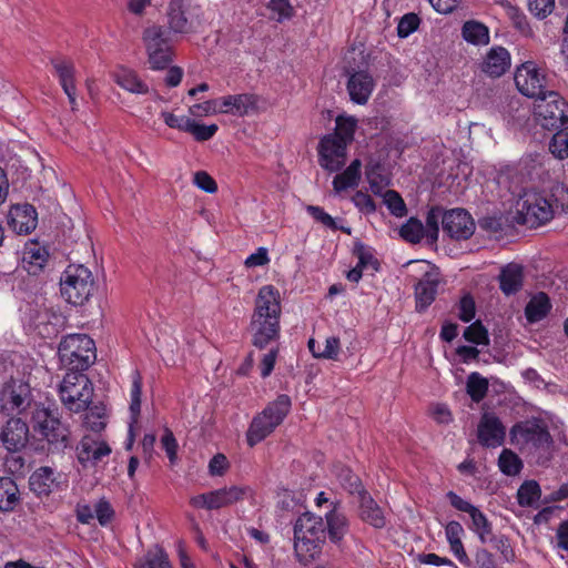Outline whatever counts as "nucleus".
<instances>
[{
    "label": "nucleus",
    "mask_w": 568,
    "mask_h": 568,
    "mask_svg": "<svg viewBox=\"0 0 568 568\" xmlns=\"http://www.w3.org/2000/svg\"><path fill=\"white\" fill-rule=\"evenodd\" d=\"M32 422L34 432H38L53 449L61 450L69 445L70 430L61 423L55 412L37 407L32 413Z\"/></svg>",
    "instance_id": "obj_6"
},
{
    "label": "nucleus",
    "mask_w": 568,
    "mask_h": 568,
    "mask_svg": "<svg viewBox=\"0 0 568 568\" xmlns=\"http://www.w3.org/2000/svg\"><path fill=\"white\" fill-rule=\"evenodd\" d=\"M94 517L98 519L99 524L102 526L111 523L114 516V510L111 504L104 499H99L93 507Z\"/></svg>",
    "instance_id": "obj_56"
},
{
    "label": "nucleus",
    "mask_w": 568,
    "mask_h": 568,
    "mask_svg": "<svg viewBox=\"0 0 568 568\" xmlns=\"http://www.w3.org/2000/svg\"><path fill=\"white\" fill-rule=\"evenodd\" d=\"M141 393H142V376L139 371H133L132 373V387L130 392L131 403H130V413H131V426L138 422V417L141 410Z\"/></svg>",
    "instance_id": "obj_45"
},
{
    "label": "nucleus",
    "mask_w": 568,
    "mask_h": 568,
    "mask_svg": "<svg viewBox=\"0 0 568 568\" xmlns=\"http://www.w3.org/2000/svg\"><path fill=\"white\" fill-rule=\"evenodd\" d=\"M257 97L248 93L231 94L219 99L220 112L234 116H245L257 109Z\"/></svg>",
    "instance_id": "obj_21"
},
{
    "label": "nucleus",
    "mask_w": 568,
    "mask_h": 568,
    "mask_svg": "<svg viewBox=\"0 0 568 568\" xmlns=\"http://www.w3.org/2000/svg\"><path fill=\"white\" fill-rule=\"evenodd\" d=\"M358 503L359 517L363 521L376 529L386 527L387 520L384 511L368 491H362V495L358 497Z\"/></svg>",
    "instance_id": "obj_26"
},
{
    "label": "nucleus",
    "mask_w": 568,
    "mask_h": 568,
    "mask_svg": "<svg viewBox=\"0 0 568 568\" xmlns=\"http://www.w3.org/2000/svg\"><path fill=\"white\" fill-rule=\"evenodd\" d=\"M326 537V527L321 516L305 513L300 516L294 526V539L310 538L312 540L324 541Z\"/></svg>",
    "instance_id": "obj_22"
},
{
    "label": "nucleus",
    "mask_w": 568,
    "mask_h": 568,
    "mask_svg": "<svg viewBox=\"0 0 568 568\" xmlns=\"http://www.w3.org/2000/svg\"><path fill=\"white\" fill-rule=\"evenodd\" d=\"M280 292L273 285H264L258 290L255 298L254 311L252 315L265 318H281Z\"/></svg>",
    "instance_id": "obj_19"
},
{
    "label": "nucleus",
    "mask_w": 568,
    "mask_h": 568,
    "mask_svg": "<svg viewBox=\"0 0 568 568\" xmlns=\"http://www.w3.org/2000/svg\"><path fill=\"white\" fill-rule=\"evenodd\" d=\"M498 465L500 470L508 476L517 475L523 467L519 457L509 449L501 452L498 458Z\"/></svg>",
    "instance_id": "obj_49"
},
{
    "label": "nucleus",
    "mask_w": 568,
    "mask_h": 568,
    "mask_svg": "<svg viewBox=\"0 0 568 568\" xmlns=\"http://www.w3.org/2000/svg\"><path fill=\"white\" fill-rule=\"evenodd\" d=\"M110 454L111 448L105 442L90 435L83 436L77 447L78 460L83 467H94Z\"/></svg>",
    "instance_id": "obj_16"
},
{
    "label": "nucleus",
    "mask_w": 568,
    "mask_h": 568,
    "mask_svg": "<svg viewBox=\"0 0 568 568\" xmlns=\"http://www.w3.org/2000/svg\"><path fill=\"white\" fill-rule=\"evenodd\" d=\"M463 38L475 45L487 44L489 42L488 28L477 21H466L462 29Z\"/></svg>",
    "instance_id": "obj_38"
},
{
    "label": "nucleus",
    "mask_w": 568,
    "mask_h": 568,
    "mask_svg": "<svg viewBox=\"0 0 568 568\" xmlns=\"http://www.w3.org/2000/svg\"><path fill=\"white\" fill-rule=\"evenodd\" d=\"M443 231L452 239L467 240L475 231V222L464 209L446 211L443 217Z\"/></svg>",
    "instance_id": "obj_14"
},
{
    "label": "nucleus",
    "mask_w": 568,
    "mask_h": 568,
    "mask_svg": "<svg viewBox=\"0 0 568 568\" xmlns=\"http://www.w3.org/2000/svg\"><path fill=\"white\" fill-rule=\"evenodd\" d=\"M463 336L467 342H470L476 345L489 344L488 332L479 321L467 326L464 331Z\"/></svg>",
    "instance_id": "obj_51"
},
{
    "label": "nucleus",
    "mask_w": 568,
    "mask_h": 568,
    "mask_svg": "<svg viewBox=\"0 0 568 568\" xmlns=\"http://www.w3.org/2000/svg\"><path fill=\"white\" fill-rule=\"evenodd\" d=\"M0 439L7 450L20 452L29 442V427L21 418H11L0 434Z\"/></svg>",
    "instance_id": "obj_20"
},
{
    "label": "nucleus",
    "mask_w": 568,
    "mask_h": 568,
    "mask_svg": "<svg viewBox=\"0 0 568 568\" xmlns=\"http://www.w3.org/2000/svg\"><path fill=\"white\" fill-rule=\"evenodd\" d=\"M0 402L3 412L20 413L29 405L28 389L22 384H8L1 393Z\"/></svg>",
    "instance_id": "obj_25"
},
{
    "label": "nucleus",
    "mask_w": 568,
    "mask_h": 568,
    "mask_svg": "<svg viewBox=\"0 0 568 568\" xmlns=\"http://www.w3.org/2000/svg\"><path fill=\"white\" fill-rule=\"evenodd\" d=\"M534 114L547 130H557L568 122V103L555 91H548L535 103Z\"/></svg>",
    "instance_id": "obj_7"
},
{
    "label": "nucleus",
    "mask_w": 568,
    "mask_h": 568,
    "mask_svg": "<svg viewBox=\"0 0 568 568\" xmlns=\"http://www.w3.org/2000/svg\"><path fill=\"white\" fill-rule=\"evenodd\" d=\"M326 534L333 542H339L348 531L346 516L335 507L325 515Z\"/></svg>",
    "instance_id": "obj_30"
},
{
    "label": "nucleus",
    "mask_w": 568,
    "mask_h": 568,
    "mask_svg": "<svg viewBox=\"0 0 568 568\" xmlns=\"http://www.w3.org/2000/svg\"><path fill=\"white\" fill-rule=\"evenodd\" d=\"M399 235L412 244H417L425 235V227L420 220L410 217L399 230Z\"/></svg>",
    "instance_id": "obj_47"
},
{
    "label": "nucleus",
    "mask_w": 568,
    "mask_h": 568,
    "mask_svg": "<svg viewBox=\"0 0 568 568\" xmlns=\"http://www.w3.org/2000/svg\"><path fill=\"white\" fill-rule=\"evenodd\" d=\"M444 211L439 206L432 207L426 215L425 235L428 243L434 244L438 240L439 222L443 224Z\"/></svg>",
    "instance_id": "obj_43"
},
{
    "label": "nucleus",
    "mask_w": 568,
    "mask_h": 568,
    "mask_svg": "<svg viewBox=\"0 0 568 568\" xmlns=\"http://www.w3.org/2000/svg\"><path fill=\"white\" fill-rule=\"evenodd\" d=\"M547 199L551 209H554V216L568 212V187L564 183L554 184Z\"/></svg>",
    "instance_id": "obj_44"
},
{
    "label": "nucleus",
    "mask_w": 568,
    "mask_h": 568,
    "mask_svg": "<svg viewBox=\"0 0 568 568\" xmlns=\"http://www.w3.org/2000/svg\"><path fill=\"white\" fill-rule=\"evenodd\" d=\"M468 515L471 518V529L477 534L480 542L486 544L493 532L491 524L477 507Z\"/></svg>",
    "instance_id": "obj_46"
},
{
    "label": "nucleus",
    "mask_w": 568,
    "mask_h": 568,
    "mask_svg": "<svg viewBox=\"0 0 568 568\" xmlns=\"http://www.w3.org/2000/svg\"><path fill=\"white\" fill-rule=\"evenodd\" d=\"M439 284L437 272H427L415 285L416 311L424 312L435 300Z\"/></svg>",
    "instance_id": "obj_23"
},
{
    "label": "nucleus",
    "mask_w": 568,
    "mask_h": 568,
    "mask_svg": "<svg viewBox=\"0 0 568 568\" xmlns=\"http://www.w3.org/2000/svg\"><path fill=\"white\" fill-rule=\"evenodd\" d=\"M356 129V120L353 118L337 116L335 132L331 135H337L346 144L353 141Z\"/></svg>",
    "instance_id": "obj_52"
},
{
    "label": "nucleus",
    "mask_w": 568,
    "mask_h": 568,
    "mask_svg": "<svg viewBox=\"0 0 568 568\" xmlns=\"http://www.w3.org/2000/svg\"><path fill=\"white\" fill-rule=\"evenodd\" d=\"M38 224L36 209L30 204L16 205L10 211V225L18 234L31 233Z\"/></svg>",
    "instance_id": "obj_24"
},
{
    "label": "nucleus",
    "mask_w": 568,
    "mask_h": 568,
    "mask_svg": "<svg viewBox=\"0 0 568 568\" xmlns=\"http://www.w3.org/2000/svg\"><path fill=\"white\" fill-rule=\"evenodd\" d=\"M554 6L555 0H528L529 11L539 19L550 14Z\"/></svg>",
    "instance_id": "obj_60"
},
{
    "label": "nucleus",
    "mask_w": 568,
    "mask_h": 568,
    "mask_svg": "<svg viewBox=\"0 0 568 568\" xmlns=\"http://www.w3.org/2000/svg\"><path fill=\"white\" fill-rule=\"evenodd\" d=\"M58 78L59 82L63 89V91H68V89H72L75 87L74 82V65L71 61L62 60V59H53L51 61Z\"/></svg>",
    "instance_id": "obj_41"
},
{
    "label": "nucleus",
    "mask_w": 568,
    "mask_h": 568,
    "mask_svg": "<svg viewBox=\"0 0 568 568\" xmlns=\"http://www.w3.org/2000/svg\"><path fill=\"white\" fill-rule=\"evenodd\" d=\"M30 488L37 495H49L58 486L54 471L51 467L43 466L38 468L29 479Z\"/></svg>",
    "instance_id": "obj_29"
},
{
    "label": "nucleus",
    "mask_w": 568,
    "mask_h": 568,
    "mask_svg": "<svg viewBox=\"0 0 568 568\" xmlns=\"http://www.w3.org/2000/svg\"><path fill=\"white\" fill-rule=\"evenodd\" d=\"M506 429L500 419L494 414L485 413L477 428L478 442L486 447L500 446L505 439Z\"/></svg>",
    "instance_id": "obj_18"
},
{
    "label": "nucleus",
    "mask_w": 568,
    "mask_h": 568,
    "mask_svg": "<svg viewBox=\"0 0 568 568\" xmlns=\"http://www.w3.org/2000/svg\"><path fill=\"white\" fill-rule=\"evenodd\" d=\"M135 568H172L169 556L164 549L158 545L148 549L135 564Z\"/></svg>",
    "instance_id": "obj_32"
},
{
    "label": "nucleus",
    "mask_w": 568,
    "mask_h": 568,
    "mask_svg": "<svg viewBox=\"0 0 568 568\" xmlns=\"http://www.w3.org/2000/svg\"><path fill=\"white\" fill-rule=\"evenodd\" d=\"M352 201H353L354 205L359 211H362V212H364L366 214L374 213L375 210H376V205H375L372 196L368 195L367 193L362 192V191H357L353 195Z\"/></svg>",
    "instance_id": "obj_63"
},
{
    "label": "nucleus",
    "mask_w": 568,
    "mask_h": 568,
    "mask_svg": "<svg viewBox=\"0 0 568 568\" xmlns=\"http://www.w3.org/2000/svg\"><path fill=\"white\" fill-rule=\"evenodd\" d=\"M20 500L19 489L10 477H0V511H11Z\"/></svg>",
    "instance_id": "obj_33"
},
{
    "label": "nucleus",
    "mask_w": 568,
    "mask_h": 568,
    "mask_svg": "<svg viewBox=\"0 0 568 568\" xmlns=\"http://www.w3.org/2000/svg\"><path fill=\"white\" fill-rule=\"evenodd\" d=\"M488 381L479 373H470L467 377L466 389L471 400L479 403L488 392Z\"/></svg>",
    "instance_id": "obj_42"
},
{
    "label": "nucleus",
    "mask_w": 568,
    "mask_h": 568,
    "mask_svg": "<svg viewBox=\"0 0 568 568\" xmlns=\"http://www.w3.org/2000/svg\"><path fill=\"white\" fill-rule=\"evenodd\" d=\"M346 84L351 100L357 104H366L375 88L372 74L366 70L347 71Z\"/></svg>",
    "instance_id": "obj_17"
},
{
    "label": "nucleus",
    "mask_w": 568,
    "mask_h": 568,
    "mask_svg": "<svg viewBox=\"0 0 568 568\" xmlns=\"http://www.w3.org/2000/svg\"><path fill=\"white\" fill-rule=\"evenodd\" d=\"M268 9L276 14L274 19L282 22L293 16V7L288 0H270Z\"/></svg>",
    "instance_id": "obj_58"
},
{
    "label": "nucleus",
    "mask_w": 568,
    "mask_h": 568,
    "mask_svg": "<svg viewBox=\"0 0 568 568\" xmlns=\"http://www.w3.org/2000/svg\"><path fill=\"white\" fill-rule=\"evenodd\" d=\"M280 318H265L257 315L251 316L250 332L252 344L263 349L280 337Z\"/></svg>",
    "instance_id": "obj_15"
},
{
    "label": "nucleus",
    "mask_w": 568,
    "mask_h": 568,
    "mask_svg": "<svg viewBox=\"0 0 568 568\" xmlns=\"http://www.w3.org/2000/svg\"><path fill=\"white\" fill-rule=\"evenodd\" d=\"M347 144L337 135H325L318 146L320 164L328 172H338L346 161Z\"/></svg>",
    "instance_id": "obj_13"
},
{
    "label": "nucleus",
    "mask_w": 568,
    "mask_h": 568,
    "mask_svg": "<svg viewBox=\"0 0 568 568\" xmlns=\"http://www.w3.org/2000/svg\"><path fill=\"white\" fill-rule=\"evenodd\" d=\"M193 182L194 184L207 192V193H215L217 191V184L216 182L214 181V179L205 171H197L195 174H194V178H193Z\"/></svg>",
    "instance_id": "obj_62"
},
{
    "label": "nucleus",
    "mask_w": 568,
    "mask_h": 568,
    "mask_svg": "<svg viewBox=\"0 0 568 568\" xmlns=\"http://www.w3.org/2000/svg\"><path fill=\"white\" fill-rule=\"evenodd\" d=\"M524 283V268L521 265L510 263L499 274V286L504 294L511 295L521 290Z\"/></svg>",
    "instance_id": "obj_28"
},
{
    "label": "nucleus",
    "mask_w": 568,
    "mask_h": 568,
    "mask_svg": "<svg viewBox=\"0 0 568 568\" xmlns=\"http://www.w3.org/2000/svg\"><path fill=\"white\" fill-rule=\"evenodd\" d=\"M334 475L341 486L351 495H357V497H359L362 491H366L363 487L361 478L348 467L343 465L335 466Z\"/></svg>",
    "instance_id": "obj_34"
},
{
    "label": "nucleus",
    "mask_w": 568,
    "mask_h": 568,
    "mask_svg": "<svg viewBox=\"0 0 568 568\" xmlns=\"http://www.w3.org/2000/svg\"><path fill=\"white\" fill-rule=\"evenodd\" d=\"M540 498V487L535 480L525 481L517 491L518 504L523 507L532 506Z\"/></svg>",
    "instance_id": "obj_48"
},
{
    "label": "nucleus",
    "mask_w": 568,
    "mask_h": 568,
    "mask_svg": "<svg viewBox=\"0 0 568 568\" xmlns=\"http://www.w3.org/2000/svg\"><path fill=\"white\" fill-rule=\"evenodd\" d=\"M59 394L67 409L80 413L92 402L93 386L83 372H69L60 384Z\"/></svg>",
    "instance_id": "obj_5"
},
{
    "label": "nucleus",
    "mask_w": 568,
    "mask_h": 568,
    "mask_svg": "<svg viewBox=\"0 0 568 568\" xmlns=\"http://www.w3.org/2000/svg\"><path fill=\"white\" fill-rule=\"evenodd\" d=\"M306 211L314 220L322 223L326 227L331 230H337V225L335 223V220L326 213L322 207L316 205H307Z\"/></svg>",
    "instance_id": "obj_61"
},
{
    "label": "nucleus",
    "mask_w": 568,
    "mask_h": 568,
    "mask_svg": "<svg viewBox=\"0 0 568 568\" xmlns=\"http://www.w3.org/2000/svg\"><path fill=\"white\" fill-rule=\"evenodd\" d=\"M517 222L530 227H537L549 222L554 217V209L548 203L547 196L526 192L517 202Z\"/></svg>",
    "instance_id": "obj_9"
},
{
    "label": "nucleus",
    "mask_w": 568,
    "mask_h": 568,
    "mask_svg": "<svg viewBox=\"0 0 568 568\" xmlns=\"http://www.w3.org/2000/svg\"><path fill=\"white\" fill-rule=\"evenodd\" d=\"M476 307L474 298L469 295H465L459 302V318L463 322H470L475 317Z\"/></svg>",
    "instance_id": "obj_64"
},
{
    "label": "nucleus",
    "mask_w": 568,
    "mask_h": 568,
    "mask_svg": "<svg viewBox=\"0 0 568 568\" xmlns=\"http://www.w3.org/2000/svg\"><path fill=\"white\" fill-rule=\"evenodd\" d=\"M510 67V54L503 47H493L486 54L481 70L491 78L503 75Z\"/></svg>",
    "instance_id": "obj_27"
},
{
    "label": "nucleus",
    "mask_w": 568,
    "mask_h": 568,
    "mask_svg": "<svg viewBox=\"0 0 568 568\" xmlns=\"http://www.w3.org/2000/svg\"><path fill=\"white\" fill-rule=\"evenodd\" d=\"M115 81L122 89L129 92L138 94H145L149 92L148 85L134 71L126 69L119 71L115 75Z\"/></svg>",
    "instance_id": "obj_39"
},
{
    "label": "nucleus",
    "mask_w": 568,
    "mask_h": 568,
    "mask_svg": "<svg viewBox=\"0 0 568 568\" xmlns=\"http://www.w3.org/2000/svg\"><path fill=\"white\" fill-rule=\"evenodd\" d=\"M219 128L216 124H200L194 120H191L189 126L186 128V132L191 133L194 139L199 142H204L212 139L217 132Z\"/></svg>",
    "instance_id": "obj_53"
},
{
    "label": "nucleus",
    "mask_w": 568,
    "mask_h": 568,
    "mask_svg": "<svg viewBox=\"0 0 568 568\" xmlns=\"http://www.w3.org/2000/svg\"><path fill=\"white\" fill-rule=\"evenodd\" d=\"M143 40L151 67L156 70L166 68L171 62L169 32L161 26H152L144 30Z\"/></svg>",
    "instance_id": "obj_11"
},
{
    "label": "nucleus",
    "mask_w": 568,
    "mask_h": 568,
    "mask_svg": "<svg viewBox=\"0 0 568 568\" xmlns=\"http://www.w3.org/2000/svg\"><path fill=\"white\" fill-rule=\"evenodd\" d=\"M324 541L305 539H294V550L298 561L303 565L310 564L321 552V546Z\"/></svg>",
    "instance_id": "obj_37"
},
{
    "label": "nucleus",
    "mask_w": 568,
    "mask_h": 568,
    "mask_svg": "<svg viewBox=\"0 0 568 568\" xmlns=\"http://www.w3.org/2000/svg\"><path fill=\"white\" fill-rule=\"evenodd\" d=\"M511 444L521 453L535 454L548 450L552 439L547 426L539 419H528L515 424L510 430Z\"/></svg>",
    "instance_id": "obj_4"
},
{
    "label": "nucleus",
    "mask_w": 568,
    "mask_h": 568,
    "mask_svg": "<svg viewBox=\"0 0 568 568\" xmlns=\"http://www.w3.org/2000/svg\"><path fill=\"white\" fill-rule=\"evenodd\" d=\"M219 104V99L207 100L202 103L194 104L190 106V113L193 116H204L210 114L221 113Z\"/></svg>",
    "instance_id": "obj_59"
},
{
    "label": "nucleus",
    "mask_w": 568,
    "mask_h": 568,
    "mask_svg": "<svg viewBox=\"0 0 568 568\" xmlns=\"http://www.w3.org/2000/svg\"><path fill=\"white\" fill-rule=\"evenodd\" d=\"M361 168H362L361 160L355 159L344 170V172L335 175V178L333 180L334 191L336 193H339L344 190L356 187L361 181Z\"/></svg>",
    "instance_id": "obj_31"
},
{
    "label": "nucleus",
    "mask_w": 568,
    "mask_h": 568,
    "mask_svg": "<svg viewBox=\"0 0 568 568\" xmlns=\"http://www.w3.org/2000/svg\"><path fill=\"white\" fill-rule=\"evenodd\" d=\"M514 80L521 94L534 98L536 101L548 92L545 91V75L532 62H525L518 67Z\"/></svg>",
    "instance_id": "obj_12"
},
{
    "label": "nucleus",
    "mask_w": 568,
    "mask_h": 568,
    "mask_svg": "<svg viewBox=\"0 0 568 568\" xmlns=\"http://www.w3.org/2000/svg\"><path fill=\"white\" fill-rule=\"evenodd\" d=\"M48 256L49 253L45 247L38 243L28 245L23 252V262L28 264V272L36 274L40 271L44 266Z\"/></svg>",
    "instance_id": "obj_36"
},
{
    "label": "nucleus",
    "mask_w": 568,
    "mask_h": 568,
    "mask_svg": "<svg viewBox=\"0 0 568 568\" xmlns=\"http://www.w3.org/2000/svg\"><path fill=\"white\" fill-rule=\"evenodd\" d=\"M292 407L288 395L281 394L271 402L260 414H257L246 433L248 446L253 447L265 439L274 429L282 424Z\"/></svg>",
    "instance_id": "obj_1"
},
{
    "label": "nucleus",
    "mask_w": 568,
    "mask_h": 568,
    "mask_svg": "<svg viewBox=\"0 0 568 568\" xmlns=\"http://www.w3.org/2000/svg\"><path fill=\"white\" fill-rule=\"evenodd\" d=\"M61 363L70 372H83L95 361V345L87 334H70L59 344Z\"/></svg>",
    "instance_id": "obj_2"
},
{
    "label": "nucleus",
    "mask_w": 568,
    "mask_h": 568,
    "mask_svg": "<svg viewBox=\"0 0 568 568\" xmlns=\"http://www.w3.org/2000/svg\"><path fill=\"white\" fill-rule=\"evenodd\" d=\"M550 302L545 293H539L531 297L525 307V315L529 323L541 321L550 311Z\"/></svg>",
    "instance_id": "obj_35"
},
{
    "label": "nucleus",
    "mask_w": 568,
    "mask_h": 568,
    "mask_svg": "<svg viewBox=\"0 0 568 568\" xmlns=\"http://www.w3.org/2000/svg\"><path fill=\"white\" fill-rule=\"evenodd\" d=\"M253 497L250 486H230L193 496L190 505L194 508L215 510Z\"/></svg>",
    "instance_id": "obj_8"
},
{
    "label": "nucleus",
    "mask_w": 568,
    "mask_h": 568,
    "mask_svg": "<svg viewBox=\"0 0 568 568\" xmlns=\"http://www.w3.org/2000/svg\"><path fill=\"white\" fill-rule=\"evenodd\" d=\"M94 278L83 265H69L60 277V292L72 305H83L92 296Z\"/></svg>",
    "instance_id": "obj_3"
},
{
    "label": "nucleus",
    "mask_w": 568,
    "mask_h": 568,
    "mask_svg": "<svg viewBox=\"0 0 568 568\" xmlns=\"http://www.w3.org/2000/svg\"><path fill=\"white\" fill-rule=\"evenodd\" d=\"M168 23L176 33L194 31L201 24V8L191 0H171L168 8Z\"/></svg>",
    "instance_id": "obj_10"
},
{
    "label": "nucleus",
    "mask_w": 568,
    "mask_h": 568,
    "mask_svg": "<svg viewBox=\"0 0 568 568\" xmlns=\"http://www.w3.org/2000/svg\"><path fill=\"white\" fill-rule=\"evenodd\" d=\"M383 200L392 215L403 217L407 214L406 204L397 191L387 190L383 194Z\"/></svg>",
    "instance_id": "obj_50"
},
{
    "label": "nucleus",
    "mask_w": 568,
    "mask_h": 568,
    "mask_svg": "<svg viewBox=\"0 0 568 568\" xmlns=\"http://www.w3.org/2000/svg\"><path fill=\"white\" fill-rule=\"evenodd\" d=\"M84 410L83 425L87 429L100 433L106 425V412L102 404L88 405Z\"/></svg>",
    "instance_id": "obj_40"
},
{
    "label": "nucleus",
    "mask_w": 568,
    "mask_h": 568,
    "mask_svg": "<svg viewBox=\"0 0 568 568\" xmlns=\"http://www.w3.org/2000/svg\"><path fill=\"white\" fill-rule=\"evenodd\" d=\"M354 252L358 257V266H361L364 270L368 267H371L373 271L378 270V261L374 257V255L364 244H356Z\"/></svg>",
    "instance_id": "obj_55"
},
{
    "label": "nucleus",
    "mask_w": 568,
    "mask_h": 568,
    "mask_svg": "<svg viewBox=\"0 0 568 568\" xmlns=\"http://www.w3.org/2000/svg\"><path fill=\"white\" fill-rule=\"evenodd\" d=\"M419 18L416 13H406L402 17L397 26V34L400 38H406L419 26Z\"/></svg>",
    "instance_id": "obj_57"
},
{
    "label": "nucleus",
    "mask_w": 568,
    "mask_h": 568,
    "mask_svg": "<svg viewBox=\"0 0 568 568\" xmlns=\"http://www.w3.org/2000/svg\"><path fill=\"white\" fill-rule=\"evenodd\" d=\"M549 150L558 159L568 158V128L558 131L551 139Z\"/></svg>",
    "instance_id": "obj_54"
}]
</instances>
